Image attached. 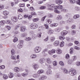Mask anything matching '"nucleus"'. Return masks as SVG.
Wrapping results in <instances>:
<instances>
[{
	"instance_id": "f257e3e1",
	"label": "nucleus",
	"mask_w": 80,
	"mask_h": 80,
	"mask_svg": "<svg viewBox=\"0 0 80 80\" xmlns=\"http://www.w3.org/2000/svg\"><path fill=\"white\" fill-rule=\"evenodd\" d=\"M38 27V25L35 23H32L30 25V28H31V29H32V30L37 29Z\"/></svg>"
},
{
	"instance_id": "f03ea898",
	"label": "nucleus",
	"mask_w": 80,
	"mask_h": 80,
	"mask_svg": "<svg viewBox=\"0 0 80 80\" xmlns=\"http://www.w3.org/2000/svg\"><path fill=\"white\" fill-rule=\"evenodd\" d=\"M69 73L72 76H73L76 74L77 72L75 70H73L72 69H69Z\"/></svg>"
},
{
	"instance_id": "7ed1b4c3",
	"label": "nucleus",
	"mask_w": 80,
	"mask_h": 80,
	"mask_svg": "<svg viewBox=\"0 0 80 80\" xmlns=\"http://www.w3.org/2000/svg\"><path fill=\"white\" fill-rule=\"evenodd\" d=\"M42 50V48L40 47H36L34 49V51L35 53H39Z\"/></svg>"
},
{
	"instance_id": "20e7f679",
	"label": "nucleus",
	"mask_w": 80,
	"mask_h": 80,
	"mask_svg": "<svg viewBox=\"0 0 80 80\" xmlns=\"http://www.w3.org/2000/svg\"><path fill=\"white\" fill-rule=\"evenodd\" d=\"M56 50L55 49H53L52 50H49L48 51V53L49 55H52L53 53H55V51Z\"/></svg>"
},
{
	"instance_id": "39448f33",
	"label": "nucleus",
	"mask_w": 80,
	"mask_h": 80,
	"mask_svg": "<svg viewBox=\"0 0 80 80\" xmlns=\"http://www.w3.org/2000/svg\"><path fill=\"white\" fill-rule=\"evenodd\" d=\"M54 8H55L54 12L55 13H60V12L57 9V8H58V6H55V5H54Z\"/></svg>"
},
{
	"instance_id": "423d86ee",
	"label": "nucleus",
	"mask_w": 80,
	"mask_h": 80,
	"mask_svg": "<svg viewBox=\"0 0 80 80\" xmlns=\"http://www.w3.org/2000/svg\"><path fill=\"white\" fill-rule=\"evenodd\" d=\"M9 13V12L8 11H3V14L5 16L4 17V18H7V16L8 15Z\"/></svg>"
},
{
	"instance_id": "0eeeda50",
	"label": "nucleus",
	"mask_w": 80,
	"mask_h": 80,
	"mask_svg": "<svg viewBox=\"0 0 80 80\" xmlns=\"http://www.w3.org/2000/svg\"><path fill=\"white\" fill-rule=\"evenodd\" d=\"M14 72L18 73V72H19L20 71V69L18 68V67H15L14 68Z\"/></svg>"
},
{
	"instance_id": "6e6552de",
	"label": "nucleus",
	"mask_w": 80,
	"mask_h": 80,
	"mask_svg": "<svg viewBox=\"0 0 80 80\" xmlns=\"http://www.w3.org/2000/svg\"><path fill=\"white\" fill-rule=\"evenodd\" d=\"M11 20L12 22H17V18L16 17H12L11 18Z\"/></svg>"
},
{
	"instance_id": "1a4fd4ad",
	"label": "nucleus",
	"mask_w": 80,
	"mask_h": 80,
	"mask_svg": "<svg viewBox=\"0 0 80 80\" xmlns=\"http://www.w3.org/2000/svg\"><path fill=\"white\" fill-rule=\"evenodd\" d=\"M20 28L21 32H25L27 30L26 27L24 26L21 27Z\"/></svg>"
},
{
	"instance_id": "9d476101",
	"label": "nucleus",
	"mask_w": 80,
	"mask_h": 80,
	"mask_svg": "<svg viewBox=\"0 0 80 80\" xmlns=\"http://www.w3.org/2000/svg\"><path fill=\"white\" fill-rule=\"evenodd\" d=\"M55 3L58 5L62 4L63 3V1L62 0H56Z\"/></svg>"
},
{
	"instance_id": "9b49d317",
	"label": "nucleus",
	"mask_w": 80,
	"mask_h": 80,
	"mask_svg": "<svg viewBox=\"0 0 80 80\" xmlns=\"http://www.w3.org/2000/svg\"><path fill=\"white\" fill-rule=\"evenodd\" d=\"M65 17L66 18H70L71 17V14L68 13L66 14L65 15Z\"/></svg>"
},
{
	"instance_id": "f8f14e48",
	"label": "nucleus",
	"mask_w": 80,
	"mask_h": 80,
	"mask_svg": "<svg viewBox=\"0 0 80 80\" xmlns=\"http://www.w3.org/2000/svg\"><path fill=\"white\" fill-rule=\"evenodd\" d=\"M67 33H68V32L66 30H64L61 32V35L64 36V35H66Z\"/></svg>"
},
{
	"instance_id": "ddd939ff",
	"label": "nucleus",
	"mask_w": 80,
	"mask_h": 80,
	"mask_svg": "<svg viewBox=\"0 0 80 80\" xmlns=\"http://www.w3.org/2000/svg\"><path fill=\"white\" fill-rule=\"evenodd\" d=\"M61 70H63L64 73H65V74H68L69 73V71L67 69H65V68L63 69V68H62Z\"/></svg>"
},
{
	"instance_id": "4468645a",
	"label": "nucleus",
	"mask_w": 80,
	"mask_h": 80,
	"mask_svg": "<svg viewBox=\"0 0 80 80\" xmlns=\"http://www.w3.org/2000/svg\"><path fill=\"white\" fill-rule=\"evenodd\" d=\"M60 43V42H59V41H56L54 42L53 45H54V46H58V45H59V44Z\"/></svg>"
},
{
	"instance_id": "2eb2a0df",
	"label": "nucleus",
	"mask_w": 80,
	"mask_h": 80,
	"mask_svg": "<svg viewBox=\"0 0 80 80\" xmlns=\"http://www.w3.org/2000/svg\"><path fill=\"white\" fill-rule=\"evenodd\" d=\"M8 76L9 78H13V77L14 75H13V73L10 72L9 73Z\"/></svg>"
},
{
	"instance_id": "dca6fc26",
	"label": "nucleus",
	"mask_w": 80,
	"mask_h": 80,
	"mask_svg": "<svg viewBox=\"0 0 80 80\" xmlns=\"http://www.w3.org/2000/svg\"><path fill=\"white\" fill-rule=\"evenodd\" d=\"M62 19V16L61 15H58L57 16L56 19V20H61Z\"/></svg>"
},
{
	"instance_id": "f3484780",
	"label": "nucleus",
	"mask_w": 80,
	"mask_h": 80,
	"mask_svg": "<svg viewBox=\"0 0 80 80\" xmlns=\"http://www.w3.org/2000/svg\"><path fill=\"white\" fill-rule=\"evenodd\" d=\"M33 67L34 70H37L38 68V65L37 64H34L33 65Z\"/></svg>"
},
{
	"instance_id": "a211bd4d",
	"label": "nucleus",
	"mask_w": 80,
	"mask_h": 80,
	"mask_svg": "<svg viewBox=\"0 0 80 80\" xmlns=\"http://www.w3.org/2000/svg\"><path fill=\"white\" fill-rule=\"evenodd\" d=\"M5 20H2L0 22V25L1 26L5 25Z\"/></svg>"
},
{
	"instance_id": "6ab92c4d",
	"label": "nucleus",
	"mask_w": 80,
	"mask_h": 80,
	"mask_svg": "<svg viewBox=\"0 0 80 80\" xmlns=\"http://www.w3.org/2000/svg\"><path fill=\"white\" fill-rule=\"evenodd\" d=\"M2 78L4 80H7L8 79V77L7 75L4 74L3 75Z\"/></svg>"
},
{
	"instance_id": "aec40b11",
	"label": "nucleus",
	"mask_w": 80,
	"mask_h": 80,
	"mask_svg": "<svg viewBox=\"0 0 80 80\" xmlns=\"http://www.w3.org/2000/svg\"><path fill=\"white\" fill-rule=\"evenodd\" d=\"M58 24L57 23H54L53 24H51L50 25V27H55L58 26Z\"/></svg>"
},
{
	"instance_id": "412c9836",
	"label": "nucleus",
	"mask_w": 80,
	"mask_h": 80,
	"mask_svg": "<svg viewBox=\"0 0 80 80\" xmlns=\"http://www.w3.org/2000/svg\"><path fill=\"white\" fill-rule=\"evenodd\" d=\"M11 58L12 60H16L17 59V56L15 55H12L11 56Z\"/></svg>"
},
{
	"instance_id": "4be33fe9",
	"label": "nucleus",
	"mask_w": 80,
	"mask_h": 80,
	"mask_svg": "<svg viewBox=\"0 0 80 80\" xmlns=\"http://www.w3.org/2000/svg\"><path fill=\"white\" fill-rule=\"evenodd\" d=\"M52 19H47V21H46V23H47V24H50L52 23Z\"/></svg>"
},
{
	"instance_id": "5701e85b",
	"label": "nucleus",
	"mask_w": 80,
	"mask_h": 80,
	"mask_svg": "<svg viewBox=\"0 0 80 80\" xmlns=\"http://www.w3.org/2000/svg\"><path fill=\"white\" fill-rule=\"evenodd\" d=\"M24 40L27 42H29V41H30L32 40V38L30 37H27L25 38Z\"/></svg>"
},
{
	"instance_id": "b1692460",
	"label": "nucleus",
	"mask_w": 80,
	"mask_h": 80,
	"mask_svg": "<svg viewBox=\"0 0 80 80\" xmlns=\"http://www.w3.org/2000/svg\"><path fill=\"white\" fill-rule=\"evenodd\" d=\"M23 45H22V44H20L19 43L18 45L17 48L19 49H20L23 47Z\"/></svg>"
},
{
	"instance_id": "393cba45",
	"label": "nucleus",
	"mask_w": 80,
	"mask_h": 80,
	"mask_svg": "<svg viewBox=\"0 0 80 80\" xmlns=\"http://www.w3.org/2000/svg\"><path fill=\"white\" fill-rule=\"evenodd\" d=\"M80 17V15H79L78 14H77L74 15L73 16V19H74V20H75V19H77V18H78Z\"/></svg>"
},
{
	"instance_id": "a878e982",
	"label": "nucleus",
	"mask_w": 80,
	"mask_h": 80,
	"mask_svg": "<svg viewBox=\"0 0 80 80\" xmlns=\"http://www.w3.org/2000/svg\"><path fill=\"white\" fill-rule=\"evenodd\" d=\"M14 61L13 62V65H16L17 63H18L19 62H20V61L19 60H17L16 59H15Z\"/></svg>"
},
{
	"instance_id": "bb28decb",
	"label": "nucleus",
	"mask_w": 80,
	"mask_h": 80,
	"mask_svg": "<svg viewBox=\"0 0 80 80\" xmlns=\"http://www.w3.org/2000/svg\"><path fill=\"white\" fill-rule=\"evenodd\" d=\"M47 7L48 8L50 7V8H53L54 7H55V4H48L47 5Z\"/></svg>"
},
{
	"instance_id": "cd10ccee",
	"label": "nucleus",
	"mask_w": 80,
	"mask_h": 80,
	"mask_svg": "<svg viewBox=\"0 0 80 80\" xmlns=\"http://www.w3.org/2000/svg\"><path fill=\"white\" fill-rule=\"evenodd\" d=\"M52 70L50 69H48L47 71V74L48 75H50V74H52Z\"/></svg>"
},
{
	"instance_id": "c85d7f7f",
	"label": "nucleus",
	"mask_w": 80,
	"mask_h": 80,
	"mask_svg": "<svg viewBox=\"0 0 80 80\" xmlns=\"http://www.w3.org/2000/svg\"><path fill=\"white\" fill-rule=\"evenodd\" d=\"M37 55L36 54H32L31 56V57L32 58H33L34 59V58H37Z\"/></svg>"
},
{
	"instance_id": "c756f323",
	"label": "nucleus",
	"mask_w": 80,
	"mask_h": 80,
	"mask_svg": "<svg viewBox=\"0 0 80 80\" xmlns=\"http://www.w3.org/2000/svg\"><path fill=\"white\" fill-rule=\"evenodd\" d=\"M53 30H50L48 32V33L49 35H52L53 34Z\"/></svg>"
},
{
	"instance_id": "7c9ffc66",
	"label": "nucleus",
	"mask_w": 80,
	"mask_h": 80,
	"mask_svg": "<svg viewBox=\"0 0 80 80\" xmlns=\"http://www.w3.org/2000/svg\"><path fill=\"white\" fill-rule=\"evenodd\" d=\"M59 38V39H60V40H64L65 39V37H64V36H60Z\"/></svg>"
},
{
	"instance_id": "2f4dec72",
	"label": "nucleus",
	"mask_w": 80,
	"mask_h": 80,
	"mask_svg": "<svg viewBox=\"0 0 80 80\" xmlns=\"http://www.w3.org/2000/svg\"><path fill=\"white\" fill-rule=\"evenodd\" d=\"M27 36V33H23L21 35V37H26Z\"/></svg>"
},
{
	"instance_id": "473e14b6",
	"label": "nucleus",
	"mask_w": 80,
	"mask_h": 80,
	"mask_svg": "<svg viewBox=\"0 0 80 80\" xmlns=\"http://www.w3.org/2000/svg\"><path fill=\"white\" fill-rule=\"evenodd\" d=\"M44 72V71L43 70H40L38 71V73L39 74H41L42 73H43Z\"/></svg>"
},
{
	"instance_id": "72a5a7b5",
	"label": "nucleus",
	"mask_w": 80,
	"mask_h": 80,
	"mask_svg": "<svg viewBox=\"0 0 80 80\" xmlns=\"http://www.w3.org/2000/svg\"><path fill=\"white\" fill-rule=\"evenodd\" d=\"M39 20V18H34L32 19V21L34 22H36Z\"/></svg>"
},
{
	"instance_id": "f704fd0d",
	"label": "nucleus",
	"mask_w": 80,
	"mask_h": 80,
	"mask_svg": "<svg viewBox=\"0 0 80 80\" xmlns=\"http://www.w3.org/2000/svg\"><path fill=\"white\" fill-rule=\"evenodd\" d=\"M32 38L33 39H35L37 37V35L35 34L34 33V34H32Z\"/></svg>"
},
{
	"instance_id": "c9c22d12",
	"label": "nucleus",
	"mask_w": 80,
	"mask_h": 80,
	"mask_svg": "<svg viewBox=\"0 0 80 80\" xmlns=\"http://www.w3.org/2000/svg\"><path fill=\"white\" fill-rule=\"evenodd\" d=\"M47 62L48 63H52V60L50 58H48L47 59Z\"/></svg>"
},
{
	"instance_id": "e433bc0d",
	"label": "nucleus",
	"mask_w": 80,
	"mask_h": 80,
	"mask_svg": "<svg viewBox=\"0 0 80 80\" xmlns=\"http://www.w3.org/2000/svg\"><path fill=\"white\" fill-rule=\"evenodd\" d=\"M64 42L63 41L60 42V47H63L64 46Z\"/></svg>"
},
{
	"instance_id": "4c0bfd02",
	"label": "nucleus",
	"mask_w": 80,
	"mask_h": 80,
	"mask_svg": "<svg viewBox=\"0 0 80 80\" xmlns=\"http://www.w3.org/2000/svg\"><path fill=\"white\" fill-rule=\"evenodd\" d=\"M44 62H45V60L43 59H41L39 61L40 63L41 64L43 63H44Z\"/></svg>"
},
{
	"instance_id": "58836bf2",
	"label": "nucleus",
	"mask_w": 80,
	"mask_h": 80,
	"mask_svg": "<svg viewBox=\"0 0 80 80\" xmlns=\"http://www.w3.org/2000/svg\"><path fill=\"white\" fill-rule=\"evenodd\" d=\"M6 23L7 24H9V25H12V21L10 20H8L7 21Z\"/></svg>"
},
{
	"instance_id": "ea45409f",
	"label": "nucleus",
	"mask_w": 80,
	"mask_h": 80,
	"mask_svg": "<svg viewBox=\"0 0 80 80\" xmlns=\"http://www.w3.org/2000/svg\"><path fill=\"white\" fill-rule=\"evenodd\" d=\"M65 58L66 59H68L70 58V55L68 54H67L65 55Z\"/></svg>"
},
{
	"instance_id": "a19ab883",
	"label": "nucleus",
	"mask_w": 80,
	"mask_h": 80,
	"mask_svg": "<svg viewBox=\"0 0 80 80\" xmlns=\"http://www.w3.org/2000/svg\"><path fill=\"white\" fill-rule=\"evenodd\" d=\"M72 62H73V61L71 59H69L68 62V63L69 65H71V64H72Z\"/></svg>"
},
{
	"instance_id": "79ce46f5",
	"label": "nucleus",
	"mask_w": 80,
	"mask_h": 80,
	"mask_svg": "<svg viewBox=\"0 0 80 80\" xmlns=\"http://www.w3.org/2000/svg\"><path fill=\"white\" fill-rule=\"evenodd\" d=\"M63 6L62 5H59L58 6V9H59V10H62V8H63Z\"/></svg>"
},
{
	"instance_id": "37998d69",
	"label": "nucleus",
	"mask_w": 80,
	"mask_h": 80,
	"mask_svg": "<svg viewBox=\"0 0 80 80\" xmlns=\"http://www.w3.org/2000/svg\"><path fill=\"white\" fill-rule=\"evenodd\" d=\"M56 52L57 53H58V54H60V53H62V50L60 49L56 51Z\"/></svg>"
},
{
	"instance_id": "c03bdc74",
	"label": "nucleus",
	"mask_w": 80,
	"mask_h": 80,
	"mask_svg": "<svg viewBox=\"0 0 80 80\" xmlns=\"http://www.w3.org/2000/svg\"><path fill=\"white\" fill-rule=\"evenodd\" d=\"M5 67V66L4 65H2L0 66V69L1 70H2V69H4Z\"/></svg>"
},
{
	"instance_id": "a18cd8bd",
	"label": "nucleus",
	"mask_w": 80,
	"mask_h": 80,
	"mask_svg": "<svg viewBox=\"0 0 80 80\" xmlns=\"http://www.w3.org/2000/svg\"><path fill=\"white\" fill-rule=\"evenodd\" d=\"M42 33L41 32L39 33L38 34V36L39 38H41L42 37Z\"/></svg>"
},
{
	"instance_id": "49530a36",
	"label": "nucleus",
	"mask_w": 80,
	"mask_h": 80,
	"mask_svg": "<svg viewBox=\"0 0 80 80\" xmlns=\"http://www.w3.org/2000/svg\"><path fill=\"white\" fill-rule=\"evenodd\" d=\"M55 37H51L50 38V40L51 42H53L55 40Z\"/></svg>"
},
{
	"instance_id": "de8ad7c7",
	"label": "nucleus",
	"mask_w": 80,
	"mask_h": 80,
	"mask_svg": "<svg viewBox=\"0 0 80 80\" xmlns=\"http://www.w3.org/2000/svg\"><path fill=\"white\" fill-rule=\"evenodd\" d=\"M47 79V77L45 76H43L41 77V80H44Z\"/></svg>"
},
{
	"instance_id": "09e8293b",
	"label": "nucleus",
	"mask_w": 80,
	"mask_h": 80,
	"mask_svg": "<svg viewBox=\"0 0 80 80\" xmlns=\"http://www.w3.org/2000/svg\"><path fill=\"white\" fill-rule=\"evenodd\" d=\"M70 52L71 54H72V53H73V48H70Z\"/></svg>"
},
{
	"instance_id": "8fccbe9b",
	"label": "nucleus",
	"mask_w": 80,
	"mask_h": 80,
	"mask_svg": "<svg viewBox=\"0 0 80 80\" xmlns=\"http://www.w3.org/2000/svg\"><path fill=\"white\" fill-rule=\"evenodd\" d=\"M69 0L71 3H75V0Z\"/></svg>"
},
{
	"instance_id": "3c124183",
	"label": "nucleus",
	"mask_w": 80,
	"mask_h": 80,
	"mask_svg": "<svg viewBox=\"0 0 80 80\" xmlns=\"http://www.w3.org/2000/svg\"><path fill=\"white\" fill-rule=\"evenodd\" d=\"M18 18L19 20H22L23 18V16L22 15H19Z\"/></svg>"
},
{
	"instance_id": "603ef678",
	"label": "nucleus",
	"mask_w": 80,
	"mask_h": 80,
	"mask_svg": "<svg viewBox=\"0 0 80 80\" xmlns=\"http://www.w3.org/2000/svg\"><path fill=\"white\" fill-rule=\"evenodd\" d=\"M74 48V49L77 50H80V48L77 46H75Z\"/></svg>"
},
{
	"instance_id": "864d4df0",
	"label": "nucleus",
	"mask_w": 80,
	"mask_h": 80,
	"mask_svg": "<svg viewBox=\"0 0 80 80\" xmlns=\"http://www.w3.org/2000/svg\"><path fill=\"white\" fill-rule=\"evenodd\" d=\"M76 33V31H72L71 32V34L72 35H75Z\"/></svg>"
},
{
	"instance_id": "5fc2aeb1",
	"label": "nucleus",
	"mask_w": 80,
	"mask_h": 80,
	"mask_svg": "<svg viewBox=\"0 0 80 80\" xmlns=\"http://www.w3.org/2000/svg\"><path fill=\"white\" fill-rule=\"evenodd\" d=\"M18 28H20V25L18 24L15 27V30H17V29Z\"/></svg>"
},
{
	"instance_id": "6e6d98bb",
	"label": "nucleus",
	"mask_w": 80,
	"mask_h": 80,
	"mask_svg": "<svg viewBox=\"0 0 80 80\" xmlns=\"http://www.w3.org/2000/svg\"><path fill=\"white\" fill-rule=\"evenodd\" d=\"M53 64L54 66H57V62L56 61H53Z\"/></svg>"
},
{
	"instance_id": "4d7b16f0",
	"label": "nucleus",
	"mask_w": 80,
	"mask_h": 80,
	"mask_svg": "<svg viewBox=\"0 0 80 80\" xmlns=\"http://www.w3.org/2000/svg\"><path fill=\"white\" fill-rule=\"evenodd\" d=\"M72 58L74 61L77 60V57L76 56H73L72 57Z\"/></svg>"
},
{
	"instance_id": "13d9d810",
	"label": "nucleus",
	"mask_w": 80,
	"mask_h": 80,
	"mask_svg": "<svg viewBox=\"0 0 80 80\" xmlns=\"http://www.w3.org/2000/svg\"><path fill=\"white\" fill-rule=\"evenodd\" d=\"M59 64L62 67H63V66H64V64H63V62L62 61L60 62H59Z\"/></svg>"
},
{
	"instance_id": "bf43d9fd",
	"label": "nucleus",
	"mask_w": 80,
	"mask_h": 80,
	"mask_svg": "<svg viewBox=\"0 0 80 80\" xmlns=\"http://www.w3.org/2000/svg\"><path fill=\"white\" fill-rule=\"evenodd\" d=\"M19 6L20 7H25V4H19Z\"/></svg>"
},
{
	"instance_id": "052dcab7",
	"label": "nucleus",
	"mask_w": 80,
	"mask_h": 80,
	"mask_svg": "<svg viewBox=\"0 0 80 80\" xmlns=\"http://www.w3.org/2000/svg\"><path fill=\"white\" fill-rule=\"evenodd\" d=\"M6 28L8 29V30H10V29H11V27L9 26H6Z\"/></svg>"
},
{
	"instance_id": "680f3d73",
	"label": "nucleus",
	"mask_w": 80,
	"mask_h": 80,
	"mask_svg": "<svg viewBox=\"0 0 80 80\" xmlns=\"http://www.w3.org/2000/svg\"><path fill=\"white\" fill-rule=\"evenodd\" d=\"M23 42H24V41H23V40H20L19 41V43L20 44H22V45H23Z\"/></svg>"
},
{
	"instance_id": "e2e57ef3",
	"label": "nucleus",
	"mask_w": 80,
	"mask_h": 80,
	"mask_svg": "<svg viewBox=\"0 0 80 80\" xmlns=\"http://www.w3.org/2000/svg\"><path fill=\"white\" fill-rule=\"evenodd\" d=\"M4 8V6L3 5H0V10H2Z\"/></svg>"
},
{
	"instance_id": "0e129e2a",
	"label": "nucleus",
	"mask_w": 80,
	"mask_h": 80,
	"mask_svg": "<svg viewBox=\"0 0 80 80\" xmlns=\"http://www.w3.org/2000/svg\"><path fill=\"white\" fill-rule=\"evenodd\" d=\"M62 12H68V10L67 9H63L62 10Z\"/></svg>"
},
{
	"instance_id": "69168bd1",
	"label": "nucleus",
	"mask_w": 80,
	"mask_h": 80,
	"mask_svg": "<svg viewBox=\"0 0 80 80\" xmlns=\"http://www.w3.org/2000/svg\"><path fill=\"white\" fill-rule=\"evenodd\" d=\"M17 41H18V39L17 38H14V39L13 40V42H16Z\"/></svg>"
},
{
	"instance_id": "338daca9",
	"label": "nucleus",
	"mask_w": 80,
	"mask_h": 80,
	"mask_svg": "<svg viewBox=\"0 0 80 80\" xmlns=\"http://www.w3.org/2000/svg\"><path fill=\"white\" fill-rule=\"evenodd\" d=\"M76 65L77 66H80V62H76Z\"/></svg>"
},
{
	"instance_id": "774afa93",
	"label": "nucleus",
	"mask_w": 80,
	"mask_h": 80,
	"mask_svg": "<svg viewBox=\"0 0 80 80\" xmlns=\"http://www.w3.org/2000/svg\"><path fill=\"white\" fill-rule=\"evenodd\" d=\"M76 3L78 5H80V0H78V1H77Z\"/></svg>"
}]
</instances>
